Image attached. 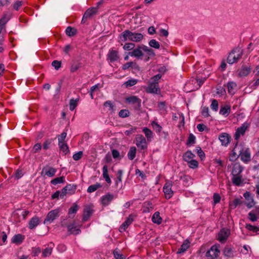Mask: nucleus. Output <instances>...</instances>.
Instances as JSON below:
<instances>
[{"label": "nucleus", "instance_id": "ea45409f", "mask_svg": "<svg viewBox=\"0 0 259 259\" xmlns=\"http://www.w3.org/2000/svg\"><path fill=\"white\" fill-rule=\"evenodd\" d=\"M64 182L65 177L64 176L56 178L51 181V183L54 185H56L58 184L64 183Z\"/></svg>", "mask_w": 259, "mask_h": 259}, {"label": "nucleus", "instance_id": "0eeeda50", "mask_svg": "<svg viewBox=\"0 0 259 259\" xmlns=\"http://www.w3.org/2000/svg\"><path fill=\"white\" fill-rule=\"evenodd\" d=\"M146 91L148 93L159 94L160 93V90L158 84L155 83H151L149 82L148 86L146 89Z\"/></svg>", "mask_w": 259, "mask_h": 259}, {"label": "nucleus", "instance_id": "09e8293b", "mask_svg": "<svg viewBox=\"0 0 259 259\" xmlns=\"http://www.w3.org/2000/svg\"><path fill=\"white\" fill-rule=\"evenodd\" d=\"M151 125H152L153 128H154V130L155 131V132L159 134L162 131V126H161L159 124H158L157 122H156L155 121H153L151 123Z\"/></svg>", "mask_w": 259, "mask_h": 259}, {"label": "nucleus", "instance_id": "f8f14e48", "mask_svg": "<svg viewBox=\"0 0 259 259\" xmlns=\"http://www.w3.org/2000/svg\"><path fill=\"white\" fill-rule=\"evenodd\" d=\"M133 221L134 216L132 214L129 215V216L126 219V220L120 226L119 231L120 232H123L125 231L128 226L130 225Z\"/></svg>", "mask_w": 259, "mask_h": 259}, {"label": "nucleus", "instance_id": "79ce46f5", "mask_svg": "<svg viewBox=\"0 0 259 259\" xmlns=\"http://www.w3.org/2000/svg\"><path fill=\"white\" fill-rule=\"evenodd\" d=\"M196 138L193 134H190L188 137V140L186 142V145L188 146H190L195 143Z\"/></svg>", "mask_w": 259, "mask_h": 259}, {"label": "nucleus", "instance_id": "473e14b6", "mask_svg": "<svg viewBox=\"0 0 259 259\" xmlns=\"http://www.w3.org/2000/svg\"><path fill=\"white\" fill-rule=\"evenodd\" d=\"M78 209V206L77 204L74 203L73 205L69 209L68 214L69 218H73Z\"/></svg>", "mask_w": 259, "mask_h": 259}, {"label": "nucleus", "instance_id": "5701e85b", "mask_svg": "<svg viewBox=\"0 0 259 259\" xmlns=\"http://www.w3.org/2000/svg\"><path fill=\"white\" fill-rule=\"evenodd\" d=\"M93 209L90 206L86 207L83 211L82 221H87L93 213Z\"/></svg>", "mask_w": 259, "mask_h": 259}, {"label": "nucleus", "instance_id": "72a5a7b5", "mask_svg": "<svg viewBox=\"0 0 259 259\" xmlns=\"http://www.w3.org/2000/svg\"><path fill=\"white\" fill-rule=\"evenodd\" d=\"M102 185L100 183H96L95 184L90 186L87 189V192L88 193H93L98 189L102 188Z\"/></svg>", "mask_w": 259, "mask_h": 259}, {"label": "nucleus", "instance_id": "3c124183", "mask_svg": "<svg viewBox=\"0 0 259 259\" xmlns=\"http://www.w3.org/2000/svg\"><path fill=\"white\" fill-rule=\"evenodd\" d=\"M130 115V112L128 110L126 109H122L118 113V115L120 117L125 118L129 116Z\"/></svg>", "mask_w": 259, "mask_h": 259}, {"label": "nucleus", "instance_id": "58836bf2", "mask_svg": "<svg viewBox=\"0 0 259 259\" xmlns=\"http://www.w3.org/2000/svg\"><path fill=\"white\" fill-rule=\"evenodd\" d=\"M58 145L59 146L60 150L64 153L65 155L69 153V148L66 143H65V142L58 143Z\"/></svg>", "mask_w": 259, "mask_h": 259}, {"label": "nucleus", "instance_id": "2eb2a0df", "mask_svg": "<svg viewBox=\"0 0 259 259\" xmlns=\"http://www.w3.org/2000/svg\"><path fill=\"white\" fill-rule=\"evenodd\" d=\"M56 171L57 169L56 168L47 165L43 167L41 175L44 173L45 175L49 177H52L55 176Z\"/></svg>", "mask_w": 259, "mask_h": 259}, {"label": "nucleus", "instance_id": "603ef678", "mask_svg": "<svg viewBox=\"0 0 259 259\" xmlns=\"http://www.w3.org/2000/svg\"><path fill=\"white\" fill-rule=\"evenodd\" d=\"M195 151L197 152L198 155L199 156L201 160H203L205 158V153L200 147H197L196 148Z\"/></svg>", "mask_w": 259, "mask_h": 259}, {"label": "nucleus", "instance_id": "9b49d317", "mask_svg": "<svg viewBox=\"0 0 259 259\" xmlns=\"http://www.w3.org/2000/svg\"><path fill=\"white\" fill-rule=\"evenodd\" d=\"M58 217L59 210L58 209L53 210L48 213L44 221V223L47 222L51 223Z\"/></svg>", "mask_w": 259, "mask_h": 259}, {"label": "nucleus", "instance_id": "4be33fe9", "mask_svg": "<svg viewBox=\"0 0 259 259\" xmlns=\"http://www.w3.org/2000/svg\"><path fill=\"white\" fill-rule=\"evenodd\" d=\"M97 9L96 8H92L88 9L84 13L82 22L86 20L88 18H91L94 14L97 13Z\"/></svg>", "mask_w": 259, "mask_h": 259}, {"label": "nucleus", "instance_id": "2f4dec72", "mask_svg": "<svg viewBox=\"0 0 259 259\" xmlns=\"http://www.w3.org/2000/svg\"><path fill=\"white\" fill-rule=\"evenodd\" d=\"M152 222L158 225H159L162 222V218L160 216V213L158 211L155 212L152 218Z\"/></svg>", "mask_w": 259, "mask_h": 259}, {"label": "nucleus", "instance_id": "6e6552de", "mask_svg": "<svg viewBox=\"0 0 259 259\" xmlns=\"http://www.w3.org/2000/svg\"><path fill=\"white\" fill-rule=\"evenodd\" d=\"M230 234V231L228 229L223 228L218 234V240L222 243H224Z\"/></svg>", "mask_w": 259, "mask_h": 259}, {"label": "nucleus", "instance_id": "774afa93", "mask_svg": "<svg viewBox=\"0 0 259 259\" xmlns=\"http://www.w3.org/2000/svg\"><path fill=\"white\" fill-rule=\"evenodd\" d=\"M22 1H17L14 3V4L13 5V7L14 9L18 11L19 9L22 6Z\"/></svg>", "mask_w": 259, "mask_h": 259}, {"label": "nucleus", "instance_id": "a878e982", "mask_svg": "<svg viewBox=\"0 0 259 259\" xmlns=\"http://www.w3.org/2000/svg\"><path fill=\"white\" fill-rule=\"evenodd\" d=\"M25 239L24 235L20 234L15 235L12 238V242L15 244H21Z\"/></svg>", "mask_w": 259, "mask_h": 259}, {"label": "nucleus", "instance_id": "49530a36", "mask_svg": "<svg viewBox=\"0 0 259 259\" xmlns=\"http://www.w3.org/2000/svg\"><path fill=\"white\" fill-rule=\"evenodd\" d=\"M188 166L190 168L195 169L198 167V162L197 160L192 159L187 162Z\"/></svg>", "mask_w": 259, "mask_h": 259}, {"label": "nucleus", "instance_id": "f3484780", "mask_svg": "<svg viewBox=\"0 0 259 259\" xmlns=\"http://www.w3.org/2000/svg\"><path fill=\"white\" fill-rule=\"evenodd\" d=\"M119 57L117 51L110 50L107 55V59L110 62H114L118 60Z\"/></svg>", "mask_w": 259, "mask_h": 259}, {"label": "nucleus", "instance_id": "cd10ccee", "mask_svg": "<svg viewBox=\"0 0 259 259\" xmlns=\"http://www.w3.org/2000/svg\"><path fill=\"white\" fill-rule=\"evenodd\" d=\"M250 71L251 68L250 67L242 66L239 72V75L240 77L246 76L250 73Z\"/></svg>", "mask_w": 259, "mask_h": 259}, {"label": "nucleus", "instance_id": "39448f33", "mask_svg": "<svg viewBox=\"0 0 259 259\" xmlns=\"http://www.w3.org/2000/svg\"><path fill=\"white\" fill-rule=\"evenodd\" d=\"M220 250L217 245H213L211 247L206 253V256L209 257L210 259H215L217 258L220 254Z\"/></svg>", "mask_w": 259, "mask_h": 259}, {"label": "nucleus", "instance_id": "4468645a", "mask_svg": "<svg viewBox=\"0 0 259 259\" xmlns=\"http://www.w3.org/2000/svg\"><path fill=\"white\" fill-rule=\"evenodd\" d=\"M248 126V124L247 123H244L240 127H238L236 130L234 136L235 139L237 140L241 135H243Z\"/></svg>", "mask_w": 259, "mask_h": 259}, {"label": "nucleus", "instance_id": "1a4fd4ad", "mask_svg": "<svg viewBox=\"0 0 259 259\" xmlns=\"http://www.w3.org/2000/svg\"><path fill=\"white\" fill-rule=\"evenodd\" d=\"M126 102L135 105V108L139 109L141 106V100L137 96H133L125 99Z\"/></svg>", "mask_w": 259, "mask_h": 259}, {"label": "nucleus", "instance_id": "bb28decb", "mask_svg": "<svg viewBox=\"0 0 259 259\" xmlns=\"http://www.w3.org/2000/svg\"><path fill=\"white\" fill-rule=\"evenodd\" d=\"M232 183L237 186H239L243 183V180L242 175L233 176Z\"/></svg>", "mask_w": 259, "mask_h": 259}, {"label": "nucleus", "instance_id": "338daca9", "mask_svg": "<svg viewBox=\"0 0 259 259\" xmlns=\"http://www.w3.org/2000/svg\"><path fill=\"white\" fill-rule=\"evenodd\" d=\"M52 65L55 69L58 70L61 67V62L58 60H54L52 62Z\"/></svg>", "mask_w": 259, "mask_h": 259}, {"label": "nucleus", "instance_id": "7ed1b4c3", "mask_svg": "<svg viewBox=\"0 0 259 259\" xmlns=\"http://www.w3.org/2000/svg\"><path fill=\"white\" fill-rule=\"evenodd\" d=\"M239 154L240 159L244 163H248L251 161V154L249 148H244L241 145H239Z\"/></svg>", "mask_w": 259, "mask_h": 259}, {"label": "nucleus", "instance_id": "c9c22d12", "mask_svg": "<svg viewBox=\"0 0 259 259\" xmlns=\"http://www.w3.org/2000/svg\"><path fill=\"white\" fill-rule=\"evenodd\" d=\"M65 32L68 36L72 37L76 34L77 30L75 28L68 26L66 29Z\"/></svg>", "mask_w": 259, "mask_h": 259}, {"label": "nucleus", "instance_id": "412c9836", "mask_svg": "<svg viewBox=\"0 0 259 259\" xmlns=\"http://www.w3.org/2000/svg\"><path fill=\"white\" fill-rule=\"evenodd\" d=\"M243 170V166L239 163H236L233 166L232 175L233 176L241 175Z\"/></svg>", "mask_w": 259, "mask_h": 259}, {"label": "nucleus", "instance_id": "f03ea898", "mask_svg": "<svg viewBox=\"0 0 259 259\" xmlns=\"http://www.w3.org/2000/svg\"><path fill=\"white\" fill-rule=\"evenodd\" d=\"M242 52L240 49H233L228 55L227 62L229 64H233L238 62L242 57Z\"/></svg>", "mask_w": 259, "mask_h": 259}, {"label": "nucleus", "instance_id": "a211bd4d", "mask_svg": "<svg viewBox=\"0 0 259 259\" xmlns=\"http://www.w3.org/2000/svg\"><path fill=\"white\" fill-rule=\"evenodd\" d=\"M222 145L227 146L230 142L231 137L227 133H222L219 136V138Z\"/></svg>", "mask_w": 259, "mask_h": 259}, {"label": "nucleus", "instance_id": "423d86ee", "mask_svg": "<svg viewBox=\"0 0 259 259\" xmlns=\"http://www.w3.org/2000/svg\"><path fill=\"white\" fill-rule=\"evenodd\" d=\"M128 55L131 57H134L139 59H142L144 54L143 52L142 45H138V47L134 49L132 52H130L128 53Z\"/></svg>", "mask_w": 259, "mask_h": 259}, {"label": "nucleus", "instance_id": "5fc2aeb1", "mask_svg": "<svg viewBox=\"0 0 259 259\" xmlns=\"http://www.w3.org/2000/svg\"><path fill=\"white\" fill-rule=\"evenodd\" d=\"M80 67V64L77 62H74L72 64L70 67V71L74 72L76 71Z\"/></svg>", "mask_w": 259, "mask_h": 259}, {"label": "nucleus", "instance_id": "0e129e2a", "mask_svg": "<svg viewBox=\"0 0 259 259\" xmlns=\"http://www.w3.org/2000/svg\"><path fill=\"white\" fill-rule=\"evenodd\" d=\"M210 107L213 110H214L215 111H218V102L216 100L213 99L212 101L211 104L210 105Z\"/></svg>", "mask_w": 259, "mask_h": 259}, {"label": "nucleus", "instance_id": "9d476101", "mask_svg": "<svg viewBox=\"0 0 259 259\" xmlns=\"http://www.w3.org/2000/svg\"><path fill=\"white\" fill-rule=\"evenodd\" d=\"M172 182H166L164 185L163 190L165 194L166 198H170L173 195V191L171 190Z\"/></svg>", "mask_w": 259, "mask_h": 259}, {"label": "nucleus", "instance_id": "13d9d810", "mask_svg": "<svg viewBox=\"0 0 259 259\" xmlns=\"http://www.w3.org/2000/svg\"><path fill=\"white\" fill-rule=\"evenodd\" d=\"M248 219L251 222H255L257 220L258 217L256 215V214L251 210L248 213Z\"/></svg>", "mask_w": 259, "mask_h": 259}, {"label": "nucleus", "instance_id": "37998d69", "mask_svg": "<svg viewBox=\"0 0 259 259\" xmlns=\"http://www.w3.org/2000/svg\"><path fill=\"white\" fill-rule=\"evenodd\" d=\"M52 250H53V246H48V247H46L42 251V256L44 257H46L50 256L52 252Z\"/></svg>", "mask_w": 259, "mask_h": 259}, {"label": "nucleus", "instance_id": "7c9ffc66", "mask_svg": "<svg viewBox=\"0 0 259 259\" xmlns=\"http://www.w3.org/2000/svg\"><path fill=\"white\" fill-rule=\"evenodd\" d=\"M240 150V148H239V145H237V144L236 145L235 147L232 150V153L230 156V160L231 161H234L237 159V158L239 156L237 154V151L239 152V150Z\"/></svg>", "mask_w": 259, "mask_h": 259}, {"label": "nucleus", "instance_id": "6e6d98bb", "mask_svg": "<svg viewBox=\"0 0 259 259\" xmlns=\"http://www.w3.org/2000/svg\"><path fill=\"white\" fill-rule=\"evenodd\" d=\"M137 80L135 79H129L124 82V84L126 87H131L135 85L137 83Z\"/></svg>", "mask_w": 259, "mask_h": 259}, {"label": "nucleus", "instance_id": "f257e3e1", "mask_svg": "<svg viewBox=\"0 0 259 259\" xmlns=\"http://www.w3.org/2000/svg\"><path fill=\"white\" fill-rule=\"evenodd\" d=\"M143 38L142 33L133 32L129 30H124L119 35L120 40L123 42L129 40L138 42L141 41Z\"/></svg>", "mask_w": 259, "mask_h": 259}, {"label": "nucleus", "instance_id": "e433bc0d", "mask_svg": "<svg viewBox=\"0 0 259 259\" xmlns=\"http://www.w3.org/2000/svg\"><path fill=\"white\" fill-rule=\"evenodd\" d=\"M231 111V108L229 106H225L221 107L220 110V114L225 116H227L229 115Z\"/></svg>", "mask_w": 259, "mask_h": 259}, {"label": "nucleus", "instance_id": "680f3d73", "mask_svg": "<svg viewBox=\"0 0 259 259\" xmlns=\"http://www.w3.org/2000/svg\"><path fill=\"white\" fill-rule=\"evenodd\" d=\"M113 254L116 259H125L123 254L120 253V252L116 249L113 251Z\"/></svg>", "mask_w": 259, "mask_h": 259}, {"label": "nucleus", "instance_id": "4d7b16f0", "mask_svg": "<svg viewBox=\"0 0 259 259\" xmlns=\"http://www.w3.org/2000/svg\"><path fill=\"white\" fill-rule=\"evenodd\" d=\"M161 76L162 75L160 74H157L151 77L149 82L158 84V81L161 78Z\"/></svg>", "mask_w": 259, "mask_h": 259}, {"label": "nucleus", "instance_id": "4c0bfd02", "mask_svg": "<svg viewBox=\"0 0 259 259\" xmlns=\"http://www.w3.org/2000/svg\"><path fill=\"white\" fill-rule=\"evenodd\" d=\"M79 100V98L76 99H71L69 101V109L71 111L74 110L77 106L78 102Z\"/></svg>", "mask_w": 259, "mask_h": 259}, {"label": "nucleus", "instance_id": "052dcab7", "mask_svg": "<svg viewBox=\"0 0 259 259\" xmlns=\"http://www.w3.org/2000/svg\"><path fill=\"white\" fill-rule=\"evenodd\" d=\"M201 114L204 117H208L210 116L208 107H203L202 108Z\"/></svg>", "mask_w": 259, "mask_h": 259}, {"label": "nucleus", "instance_id": "c756f323", "mask_svg": "<svg viewBox=\"0 0 259 259\" xmlns=\"http://www.w3.org/2000/svg\"><path fill=\"white\" fill-rule=\"evenodd\" d=\"M235 251L229 247H226L223 251V254L225 256L230 258H233L234 256Z\"/></svg>", "mask_w": 259, "mask_h": 259}, {"label": "nucleus", "instance_id": "bf43d9fd", "mask_svg": "<svg viewBox=\"0 0 259 259\" xmlns=\"http://www.w3.org/2000/svg\"><path fill=\"white\" fill-rule=\"evenodd\" d=\"M135 47V45L134 43L129 42V43H126L124 45L123 48L124 50L130 51V50H133Z\"/></svg>", "mask_w": 259, "mask_h": 259}, {"label": "nucleus", "instance_id": "e2e57ef3", "mask_svg": "<svg viewBox=\"0 0 259 259\" xmlns=\"http://www.w3.org/2000/svg\"><path fill=\"white\" fill-rule=\"evenodd\" d=\"M134 65H136V64L133 62H127L122 66V69L125 70L128 69L130 67H134Z\"/></svg>", "mask_w": 259, "mask_h": 259}, {"label": "nucleus", "instance_id": "393cba45", "mask_svg": "<svg viewBox=\"0 0 259 259\" xmlns=\"http://www.w3.org/2000/svg\"><path fill=\"white\" fill-rule=\"evenodd\" d=\"M195 157V154H193L191 150H188L183 154V159L184 161L188 162V161L193 159Z\"/></svg>", "mask_w": 259, "mask_h": 259}, {"label": "nucleus", "instance_id": "aec40b11", "mask_svg": "<svg viewBox=\"0 0 259 259\" xmlns=\"http://www.w3.org/2000/svg\"><path fill=\"white\" fill-rule=\"evenodd\" d=\"M114 199V195L108 193L101 197V203L104 205H108Z\"/></svg>", "mask_w": 259, "mask_h": 259}, {"label": "nucleus", "instance_id": "8fccbe9b", "mask_svg": "<svg viewBox=\"0 0 259 259\" xmlns=\"http://www.w3.org/2000/svg\"><path fill=\"white\" fill-rule=\"evenodd\" d=\"M149 45L153 48L158 49L160 48L159 43L156 41L155 39H152L150 40L149 42Z\"/></svg>", "mask_w": 259, "mask_h": 259}, {"label": "nucleus", "instance_id": "c85d7f7f", "mask_svg": "<svg viewBox=\"0 0 259 259\" xmlns=\"http://www.w3.org/2000/svg\"><path fill=\"white\" fill-rule=\"evenodd\" d=\"M190 246V242L187 240H185L180 248L178 249L177 253H181L186 251Z\"/></svg>", "mask_w": 259, "mask_h": 259}, {"label": "nucleus", "instance_id": "a19ab883", "mask_svg": "<svg viewBox=\"0 0 259 259\" xmlns=\"http://www.w3.org/2000/svg\"><path fill=\"white\" fill-rule=\"evenodd\" d=\"M65 188L67 190L68 194H73L75 192L76 186L73 184H68L66 185Z\"/></svg>", "mask_w": 259, "mask_h": 259}, {"label": "nucleus", "instance_id": "6ab92c4d", "mask_svg": "<svg viewBox=\"0 0 259 259\" xmlns=\"http://www.w3.org/2000/svg\"><path fill=\"white\" fill-rule=\"evenodd\" d=\"M68 231L70 232V234L77 235L80 233L81 230L75 225L74 222L69 224L67 226Z\"/></svg>", "mask_w": 259, "mask_h": 259}, {"label": "nucleus", "instance_id": "69168bd1", "mask_svg": "<svg viewBox=\"0 0 259 259\" xmlns=\"http://www.w3.org/2000/svg\"><path fill=\"white\" fill-rule=\"evenodd\" d=\"M83 152L82 151H79L73 155V159L75 161H77L81 158Z\"/></svg>", "mask_w": 259, "mask_h": 259}, {"label": "nucleus", "instance_id": "c03bdc74", "mask_svg": "<svg viewBox=\"0 0 259 259\" xmlns=\"http://www.w3.org/2000/svg\"><path fill=\"white\" fill-rule=\"evenodd\" d=\"M143 132L145 134L148 140H150L151 138L153 137L152 132L149 128L147 127H144L143 129Z\"/></svg>", "mask_w": 259, "mask_h": 259}, {"label": "nucleus", "instance_id": "dca6fc26", "mask_svg": "<svg viewBox=\"0 0 259 259\" xmlns=\"http://www.w3.org/2000/svg\"><path fill=\"white\" fill-rule=\"evenodd\" d=\"M143 48V52L145 53V60H149L150 57H154L155 55L154 51L150 48L144 45H142Z\"/></svg>", "mask_w": 259, "mask_h": 259}, {"label": "nucleus", "instance_id": "de8ad7c7", "mask_svg": "<svg viewBox=\"0 0 259 259\" xmlns=\"http://www.w3.org/2000/svg\"><path fill=\"white\" fill-rule=\"evenodd\" d=\"M10 17L7 14L4 15L3 17L0 19V26L4 27L5 24L9 20Z\"/></svg>", "mask_w": 259, "mask_h": 259}, {"label": "nucleus", "instance_id": "f704fd0d", "mask_svg": "<svg viewBox=\"0 0 259 259\" xmlns=\"http://www.w3.org/2000/svg\"><path fill=\"white\" fill-rule=\"evenodd\" d=\"M136 152H137L136 148L134 146L131 147L129 151L128 152V153H127L128 158L131 160H133L136 157Z\"/></svg>", "mask_w": 259, "mask_h": 259}, {"label": "nucleus", "instance_id": "20e7f679", "mask_svg": "<svg viewBox=\"0 0 259 259\" xmlns=\"http://www.w3.org/2000/svg\"><path fill=\"white\" fill-rule=\"evenodd\" d=\"M136 145L140 150L147 148V143L145 137L142 135H138L136 138Z\"/></svg>", "mask_w": 259, "mask_h": 259}, {"label": "nucleus", "instance_id": "ddd939ff", "mask_svg": "<svg viewBox=\"0 0 259 259\" xmlns=\"http://www.w3.org/2000/svg\"><path fill=\"white\" fill-rule=\"evenodd\" d=\"M243 196L247 201L246 203V205L248 208H251L255 205V202L250 192L246 191L243 194Z\"/></svg>", "mask_w": 259, "mask_h": 259}, {"label": "nucleus", "instance_id": "b1692460", "mask_svg": "<svg viewBox=\"0 0 259 259\" xmlns=\"http://www.w3.org/2000/svg\"><path fill=\"white\" fill-rule=\"evenodd\" d=\"M40 223L38 217L34 216L30 220L28 223V228L32 230L36 227Z\"/></svg>", "mask_w": 259, "mask_h": 259}, {"label": "nucleus", "instance_id": "864d4df0", "mask_svg": "<svg viewBox=\"0 0 259 259\" xmlns=\"http://www.w3.org/2000/svg\"><path fill=\"white\" fill-rule=\"evenodd\" d=\"M228 90L230 94H234V89L236 87V84L233 82H230L228 83Z\"/></svg>", "mask_w": 259, "mask_h": 259}, {"label": "nucleus", "instance_id": "a18cd8bd", "mask_svg": "<svg viewBox=\"0 0 259 259\" xmlns=\"http://www.w3.org/2000/svg\"><path fill=\"white\" fill-rule=\"evenodd\" d=\"M241 203L242 201L239 198H236L230 202V206L232 208H235L238 205Z\"/></svg>", "mask_w": 259, "mask_h": 259}]
</instances>
